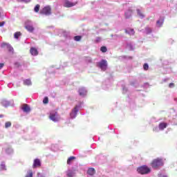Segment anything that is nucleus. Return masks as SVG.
Segmentation results:
<instances>
[{"label":"nucleus","instance_id":"nucleus-1","mask_svg":"<svg viewBox=\"0 0 177 177\" xmlns=\"http://www.w3.org/2000/svg\"><path fill=\"white\" fill-rule=\"evenodd\" d=\"M162 165H164V162L162 161V159L160 158L153 159L151 162V166L155 169H158V168H160V167H162Z\"/></svg>","mask_w":177,"mask_h":177},{"label":"nucleus","instance_id":"nucleus-2","mask_svg":"<svg viewBox=\"0 0 177 177\" xmlns=\"http://www.w3.org/2000/svg\"><path fill=\"white\" fill-rule=\"evenodd\" d=\"M137 172L141 175H146L151 172V169L146 165H143L137 169Z\"/></svg>","mask_w":177,"mask_h":177},{"label":"nucleus","instance_id":"nucleus-3","mask_svg":"<svg viewBox=\"0 0 177 177\" xmlns=\"http://www.w3.org/2000/svg\"><path fill=\"white\" fill-rule=\"evenodd\" d=\"M41 15H45L46 16H49L52 15V8H50V6H46L44 8H43L40 10Z\"/></svg>","mask_w":177,"mask_h":177},{"label":"nucleus","instance_id":"nucleus-4","mask_svg":"<svg viewBox=\"0 0 177 177\" xmlns=\"http://www.w3.org/2000/svg\"><path fill=\"white\" fill-rule=\"evenodd\" d=\"M49 118L51 121H53V122H57V121H59L57 112H50Z\"/></svg>","mask_w":177,"mask_h":177},{"label":"nucleus","instance_id":"nucleus-5","mask_svg":"<svg viewBox=\"0 0 177 177\" xmlns=\"http://www.w3.org/2000/svg\"><path fill=\"white\" fill-rule=\"evenodd\" d=\"M98 66L103 71H106V70H107V61H106L105 59H102L98 63Z\"/></svg>","mask_w":177,"mask_h":177},{"label":"nucleus","instance_id":"nucleus-6","mask_svg":"<svg viewBox=\"0 0 177 177\" xmlns=\"http://www.w3.org/2000/svg\"><path fill=\"white\" fill-rule=\"evenodd\" d=\"M77 5V2L73 3L68 0H64V8H73V6H75Z\"/></svg>","mask_w":177,"mask_h":177},{"label":"nucleus","instance_id":"nucleus-7","mask_svg":"<svg viewBox=\"0 0 177 177\" xmlns=\"http://www.w3.org/2000/svg\"><path fill=\"white\" fill-rule=\"evenodd\" d=\"M22 110L24 111V113H30V111H31L30 106L27 104H25L22 106Z\"/></svg>","mask_w":177,"mask_h":177},{"label":"nucleus","instance_id":"nucleus-8","mask_svg":"<svg viewBox=\"0 0 177 177\" xmlns=\"http://www.w3.org/2000/svg\"><path fill=\"white\" fill-rule=\"evenodd\" d=\"M37 167H41V160L39 159H35L32 167L37 168Z\"/></svg>","mask_w":177,"mask_h":177},{"label":"nucleus","instance_id":"nucleus-9","mask_svg":"<svg viewBox=\"0 0 177 177\" xmlns=\"http://www.w3.org/2000/svg\"><path fill=\"white\" fill-rule=\"evenodd\" d=\"M124 32L129 35H135V30L132 28L125 29Z\"/></svg>","mask_w":177,"mask_h":177},{"label":"nucleus","instance_id":"nucleus-10","mask_svg":"<svg viewBox=\"0 0 177 177\" xmlns=\"http://www.w3.org/2000/svg\"><path fill=\"white\" fill-rule=\"evenodd\" d=\"M30 53L32 56H37V55H38V50L35 48H31L30 49Z\"/></svg>","mask_w":177,"mask_h":177},{"label":"nucleus","instance_id":"nucleus-11","mask_svg":"<svg viewBox=\"0 0 177 177\" xmlns=\"http://www.w3.org/2000/svg\"><path fill=\"white\" fill-rule=\"evenodd\" d=\"M25 28L29 31V32H32V31H34V26H32V25L30 24H26L25 26Z\"/></svg>","mask_w":177,"mask_h":177},{"label":"nucleus","instance_id":"nucleus-12","mask_svg":"<svg viewBox=\"0 0 177 177\" xmlns=\"http://www.w3.org/2000/svg\"><path fill=\"white\" fill-rule=\"evenodd\" d=\"M133 11H132V10H128L125 13H124V16L126 17V19H129L131 17V16H132V13Z\"/></svg>","mask_w":177,"mask_h":177},{"label":"nucleus","instance_id":"nucleus-13","mask_svg":"<svg viewBox=\"0 0 177 177\" xmlns=\"http://www.w3.org/2000/svg\"><path fill=\"white\" fill-rule=\"evenodd\" d=\"M162 24H164V19L160 18L156 21L157 27H162Z\"/></svg>","mask_w":177,"mask_h":177},{"label":"nucleus","instance_id":"nucleus-14","mask_svg":"<svg viewBox=\"0 0 177 177\" xmlns=\"http://www.w3.org/2000/svg\"><path fill=\"white\" fill-rule=\"evenodd\" d=\"M79 95L80 96H85V95H86V90H85V88H81L79 89Z\"/></svg>","mask_w":177,"mask_h":177},{"label":"nucleus","instance_id":"nucleus-15","mask_svg":"<svg viewBox=\"0 0 177 177\" xmlns=\"http://www.w3.org/2000/svg\"><path fill=\"white\" fill-rule=\"evenodd\" d=\"M167 125L168 124L165 122H161L159 124V129L163 131V129H165V128H167Z\"/></svg>","mask_w":177,"mask_h":177},{"label":"nucleus","instance_id":"nucleus-16","mask_svg":"<svg viewBox=\"0 0 177 177\" xmlns=\"http://www.w3.org/2000/svg\"><path fill=\"white\" fill-rule=\"evenodd\" d=\"M95 172H96V171L93 168H89L87 171L88 174L91 176L95 175Z\"/></svg>","mask_w":177,"mask_h":177},{"label":"nucleus","instance_id":"nucleus-17","mask_svg":"<svg viewBox=\"0 0 177 177\" xmlns=\"http://www.w3.org/2000/svg\"><path fill=\"white\" fill-rule=\"evenodd\" d=\"M137 15L140 19H144L145 15L139 9H137Z\"/></svg>","mask_w":177,"mask_h":177},{"label":"nucleus","instance_id":"nucleus-18","mask_svg":"<svg viewBox=\"0 0 177 177\" xmlns=\"http://www.w3.org/2000/svg\"><path fill=\"white\" fill-rule=\"evenodd\" d=\"M74 160H75V156L69 157L67 160V164L70 165V164H71V162L74 161Z\"/></svg>","mask_w":177,"mask_h":177},{"label":"nucleus","instance_id":"nucleus-19","mask_svg":"<svg viewBox=\"0 0 177 177\" xmlns=\"http://www.w3.org/2000/svg\"><path fill=\"white\" fill-rule=\"evenodd\" d=\"M41 8V6H39V4H37L35 6V8H34V11L36 13H38V12H39V8Z\"/></svg>","mask_w":177,"mask_h":177},{"label":"nucleus","instance_id":"nucleus-20","mask_svg":"<svg viewBox=\"0 0 177 177\" xmlns=\"http://www.w3.org/2000/svg\"><path fill=\"white\" fill-rule=\"evenodd\" d=\"M66 175L68 177H73L74 176V172H73V171L69 170L67 171Z\"/></svg>","mask_w":177,"mask_h":177},{"label":"nucleus","instance_id":"nucleus-21","mask_svg":"<svg viewBox=\"0 0 177 177\" xmlns=\"http://www.w3.org/2000/svg\"><path fill=\"white\" fill-rule=\"evenodd\" d=\"M100 50L102 53H106V52H107V47L103 46L100 48Z\"/></svg>","mask_w":177,"mask_h":177},{"label":"nucleus","instance_id":"nucleus-22","mask_svg":"<svg viewBox=\"0 0 177 177\" xmlns=\"http://www.w3.org/2000/svg\"><path fill=\"white\" fill-rule=\"evenodd\" d=\"M24 85L30 86V85L32 84L31 80H24Z\"/></svg>","mask_w":177,"mask_h":177},{"label":"nucleus","instance_id":"nucleus-23","mask_svg":"<svg viewBox=\"0 0 177 177\" xmlns=\"http://www.w3.org/2000/svg\"><path fill=\"white\" fill-rule=\"evenodd\" d=\"M20 35H21V32H17L15 33L14 37H15V38H16V39H18L19 37H20Z\"/></svg>","mask_w":177,"mask_h":177},{"label":"nucleus","instance_id":"nucleus-24","mask_svg":"<svg viewBox=\"0 0 177 177\" xmlns=\"http://www.w3.org/2000/svg\"><path fill=\"white\" fill-rule=\"evenodd\" d=\"M74 39L76 41H81V39H82V36H75Z\"/></svg>","mask_w":177,"mask_h":177},{"label":"nucleus","instance_id":"nucleus-25","mask_svg":"<svg viewBox=\"0 0 177 177\" xmlns=\"http://www.w3.org/2000/svg\"><path fill=\"white\" fill-rule=\"evenodd\" d=\"M43 103L44 104H48L49 103V98H48V97H45L43 100Z\"/></svg>","mask_w":177,"mask_h":177},{"label":"nucleus","instance_id":"nucleus-26","mask_svg":"<svg viewBox=\"0 0 177 177\" xmlns=\"http://www.w3.org/2000/svg\"><path fill=\"white\" fill-rule=\"evenodd\" d=\"M10 127H12V122H6L5 123V128H10Z\"/></svg>","mask_w":177,"mask_h":177},{"label":"nucleus","instance_id":"nucleus-27","mask_svg":"<svg viewBox=\"0 0 177 177\" xmlns=\"http://www.w3.org/2000/svg\"><path fill=\"white\" fill-rule=\"evenodd\" d=\"M143 68H144V70H145V71H147V70H149V64H144Z\"/></svg>","mask_w":177,"mask_h":177},{"label":"nucleus","instance_id":"nucleus-28","mask_svg":"<svg viewBox=\"0 0 177 177\" xmlns=\"http://www.w3.org/2000/svg\"><path fill=\"white\" fill-rule=\"evenodd\" d=\"M19 2H24V3H29L31 2V0H18Z\"/></svg>","mask_w":177,"mask_h":177},{"label":"nucleus","instance_id":"nucleus-29","mask_svg":"<svg viewBox=\"0 0 177 177\" xmlns=\"http://www.w3.org/2000/svg\"><path fill=\"white\" fill-rule=\"evenodd\" d=\"M25 177H32V171H30Z\"/></svg>","mask_w":177,"mask_h":177},{"label":"nucleus","instance_id":"nucleus-30","mask_svg":"<svg viewBox=\"0 0 177 177\" xmlns=\"http://www.w3.org/2000/svg\"><path fill=\"white\" fill-rule=\"evenodd\" d=\"M74 113H75V115H77V113H78V107L75 106L74 108Z\"/></svg>","mask_w":177,"mask_h":177},{"label":"nucleus","instance_id":"nucleus-31","mask_svg":"<svg viewBox=\"0 0 177 177\" xmlns=\"http://www.w3.org/2000/svg\"><path fill=\"white\" fill-rule=\"evenodd\" d=\"M174 86H175V84H174V83H170V84H169V88H174Z\"/></svg>","mask_w":177,"mask_h":177},{"label":"nucleus","instance_id":"nucleus-32","mask_svg":"<svg viewBox=\"0 0 177 177\" xmlns=\"http://www.w3.org/2000/svg\"><path fill=\"white\" fill-rule=\"evenodd\" d=\"M5 26V21L0 22V27H3Z\"/></svg>","mask_w":177,"mask_h":177},{"label":"nucleus","instance_id":"nucleus-33","mask_svg":"<svg viewBox=\"0 0 177 177\" xmlns=\"http://www.w3.org/2000/svg\"><path fill=\"white\" fill-rule=\"evenodd\" d=\"M101 39H102V38H100V37H97L96 41H97V42H100Z\"/></svg>","mask_w":177,"mask_h":177},{"label":"nucleus","instance_id":"nucleus-34","mask_svg":"<svg viewBox=\"0 0 177 177\" xmlns=\"http://www.w3.org/2000/svg\"><path fill=\"white\" fill-rule=\"evenodd\" d=\"M3 66H5V64L3 63L0 64V70H1V68H3Z\"/></svg>","mask_w":177,"mask_h":177},{"label":"nucleus","instance_id":"nucleus-35","mask_svg":"<svg viewBox=\"0 0 177 177\" xmlns=\"http://www.w3.org/2000/svg\"><path fill=\"white\" fill-rule=\"evenodd\" d=\"M3 117V115H0V118H2Z\"/></svg>","mask_w":177,"mask_h":177},{"label":"nucleus","instance_id":"nucleus-36","mask_svg":"<svg viewBox=\"0 0 177 177\" xmlns=\"http://www.w3.org/2000/svg\"><path fill=\"white\" fill-rule=\"evenodd\" d=\"M160 177H167V176H160Z\"/></svg>","mask_w":177,"mask_h":177}]
</instances>
